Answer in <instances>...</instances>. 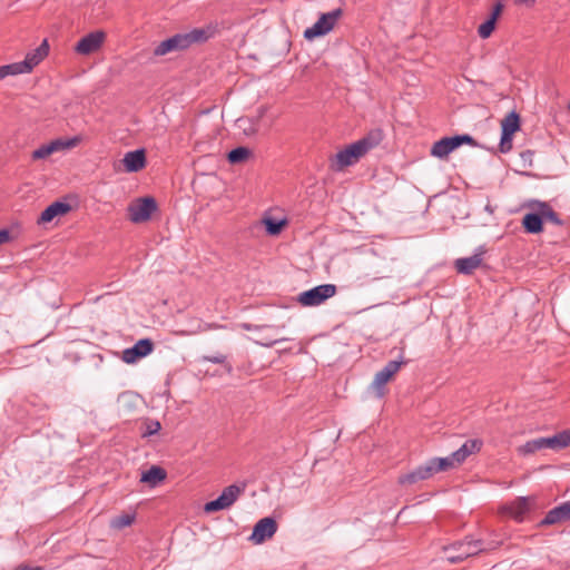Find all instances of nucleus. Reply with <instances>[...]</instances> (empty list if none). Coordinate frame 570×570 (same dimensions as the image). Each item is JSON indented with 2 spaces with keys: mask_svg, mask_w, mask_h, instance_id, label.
Masks as SVG:
<instances>
[{
  "mask_svg": "<svg viewBox=\"0 0 570 570\" xmlns=\"http://www.w3.org/2000/svg\"><path fill=\"white\" fill-rule=\"evenodd\" d=\"M157 209L158 205L154 197L138 198L128 206L129 219L135 224L147 222Z\"/></svg>",
  "mask_w": 570,
  "mask_h": 570,
  "instance_id": "obj_7",
  "label": "nucleus"
},
{
  "mask_svg": "<svg viewBox=\"0 0 570 570\" xmlns=\"http://www.w3.org/2000/svg\"><path fill=\"white\" fill-rule=\"evenodd\" d=\"M244 490L245 484L243 487L237 484H230L226 487L218 495V498L205 503L204 511L206 513H213L232 507L237 501L238 497L244 492Z\"/></svg>",
  "mask_w": 570,
  "mask_h": 570,
  "instance_id": "obj_6",
  "label": "nucleus"
},
{
  "mask_svg": "<svg viewBox=\"0 0 570 570\" xmlns=\"http://www.w3.org/2000/svg\"><path fill=\"white\" fill-rule=\"evenodd\" d=\"M542 442H541V438H538V439H533V440H530L528 442H525L524 444L520 445L518 448V453L520 455H530V454H533L540 450H542Z\"/></svg>",
  "mask_w": 570,
  "mask_h": 570,
  "instance_id": "obj_29",
  "label": "nucleus"
},
{
  "mask_svg": "<svg viewBox=\"0 0 570 570\" xmlns=\"http://www.w3.org/2000/svg\"><path fill=\"white\" fill-rule=\"evenodd\" d=\"M429 465L431 466V471L434 473L441 471H448L449 469L459 465L456 461L453 459V454L445 458H432L429 461Z\"/></svg>",
  "mask_w": 570,
  "mask_h": 570,
  "instance_id": "obj_24",
  "label": "nucleus"
},
{
  "mask_svg": "<svg viewBox=\"0 0 570 570\" xmlns=\"http://www.w3.org/2000/svg\"><path fill=\"white\" fill-rule=\"evenodd\" d=\"M242 327L246 331H256V330H259L262 328L263 326H259V325H254V324H249V323H244L242 325Z\"/></svg>",
  "mask_w": 570,
  "mask_h": 570,
  "instance_id": "obj_45",
  "label": "nucleus"
},
{
  "mask_svg": "<svg viewBox=\"0 0 570 570\" xmlns=\"http://www.w3.org/2000/svg\"><path fill=\"white\" fill-rule=\"evenodd\" d=\"M535 0H517V3H527V4H533Z\"/></svg>",
  "mask_w": 570,
  "mask_h": 570,
  "instance_id": "obj_49",
  "label": "nucleus"
},
{
  "mask_svg": "<svg viewBox=\"0 0 570 570\" xmlns=\"http://www.w3.org/2000/svg\"><path fill=\"white\" fill-rule=\"evenodd\" d=\"M524 207L527 209H537L541 217L542 224L549 222L556 226H563L564 222L560 218L559 214L552 208V206L539 199H529L525 202Z\"/></svg>",
  "mask_w": 570,
  "mask_h": 570,
  "instance_id": "obj_9",
  "label": "nucleus"
},
{
  "mask_svg": "<svg viewBox=\"0 0 570 570\" xmlns=\"http://www.w3.org/2000/svg\"><path fill=\"white\" fill-rule=\"evenodd\" d=\"M52 146L53 151L65 150V139H55L49 142Z\"/></svg>",
  "mask_w": 570,
  "mask_h": 570,
  "instance_id": "obj_42",
  "label": "nucleus"
},
{
  "mask_svg": "<svg viewBox=\"0 0 570 570\" xmlns=\"http://www.w3.org/2000/svg\"><path fill=\"white\" fill-rule=\"evenodd\" d=\"M49 45L45 39L42 43L28 52L26 58L22 61H19L20 67L22 68L23 73L30 72L36 66H38L48 55Z\"/></svg>",
  "mask_w": 570,
  "mask_h": 570,
  "instance_id": "obj_15",
  "label": "nucleus"
},
{
  "mask_svg": "<svg viewBox=\"0 0 570 570\" xmlns=\"http://www.w3.org/2000/svg\"><path fill=\"white\" fill-rule=\"evenodd\" d=\"M448 557L449 556H458V551H446Z\"/></svg>",
  "mask_w": 570,
  "mask_h": 570,
  "instance_id": "obj_50",
  "label": "nucleus"
},
{
  "mask_svg": "<svg viewBox=\"0 0 570 570\" xmlns=\"http://www.w3.org/2000/svg\"><path fill=\"white\" fill-rule=\"evenodd\" d=\"M16 570H41V568H40V567H35V568H32V567H29V566H27V564H19V566L16 568Z\"/></svg>",
  "mask_w": 570,
  "mask_h": 570,
  "instance_id": "obj_47",
  "label": "nucleus"
},
{
  "mask_svg": "<svg viewBox=\"0 0 570 570\" xmlns=\"http://www.w3.org/2000/svg\"><path fill=\"white\" fill-rule=\"evenodd\" d=\"M336 285L322 284L298 294L297 302L302 306H318L336 294Z\"/></svg>",
  "mask_w": 570,
  "mask_h": 570,
  "instance_id": "obj_4",
  "label": "nucleus"
},
{
  "mask_svg": "<svg viewBox=\"0 0 570 570\" xmlns=\"http://www.w3.org/2000/svg\"><path fill=\"white\" fill-rule=\"evenodd\" d=\"M484 253V247L479 246L472 256L458 258L454 262L456 272L462 275H471L476 268L481 266Z\"/></svg>",
  "mask_w": 570,
  "mask_h": 570,
  "instance_id": "obj_12",
  "label": "nucleus"
},
{
  "mask_svg": "<svg viewBox=\"0 0 570 570\" xmlns=\"http://www.w3.org/2000/svg\"><path fill=\"white\" fill-rule=\"evenodd\" d=\"M484 550H487V548L484 547L482 540H473L468 537L464 540L454 542L450 547L445 548V551H458V556L446 557L451 563H459L469 557L479 554Z\"/></svg>",
  "mask_w": 570,
  "mask_h": 570,
  "instance_id": "obj_3",
  "label": "nucleus"
},
{
  "mask_svg": "<svg viewBox=\"0 0 570 570\" xmlns=\"http://www.w3.org/2000/svg\"><path fill=\"white\" fill-rule=\"evenodd\" d=\"M342 14L343 10L341 8L322 13L312 27L305 29L304 38L307 40H314L315 38L327 35L334 28Z\"/></svg>",
  "mask_w": 570,
  "mask_h": 570,
  "instance_id": "obj_5",
  "label": "nucleus"
},
{
  "mask_svg": "<svg viewBox=\"0 0 570 570\" xmlns=\"http://www.w3.org/2000/svg\"><path fill=\"white\" fill-rule=\"evenodd\" d=\"M154 351V342L150 338H140L134 346L122 351L121 360L127 364H134L146 357Z\"/></svg>",
  "mask_w": 570,
  "mask_h": 570,
  "instance_id": "obj_8",
  "label": "nucleus"
},
{
  "mask_svg": "<svg viewBox=\"0 0 570 570\" xmlns=\"http://www.w3.org/2000/svg\"><path fill=\"white\" fill-rule=\"evenodd\" d=\"M160 429H161V425H160L159 421H157V420H147L145 422V430L141 433V435L144 438H148V436L155 435V434H157L160 431Z\"/></svg>",
  "mask_w": 570,
  "mask_h": 570,
  "instance_id": "obj_33",
  "label": "nucleus"
},
{
  "mask_svg": "<svg viewBox=\"0 0 570 570\" xmlns=\"http://www.w3.org/2000/svg\"><path fill=\"white\" fill-rule=\"evenodd\" d=\"M125 170L127 173H137L146 166V153L145 149H136L125 154L122 158Z\"/></svg>",
  "mask_w": 570,
  "mask_h": 570,
  "instance_id": "obj_16",
  "label": "nucleus"
},
{
  "mask_svg": "<svg viewBox=\"0 0 570 570\" xmlns=\"http://www.w3.org/2000/svg\"><path fill=\"white\" fill-rule=\"evenodd\" d=\"M532 156V151L531 150H525L521 154V157L522 159L525 161L527 159H529L530 157Z\"/></svg>",
  "mask_w": 570,
  "mask_h": 570,
  "instance_id": "obj_48",
  "label": "nucleus"
},
{
  "mask_svg": "<svg viewBox=\"0 0 570 570\" xmlns=\"http://www.w3.org/2000/svg\"><path fill=\"white\" fill-rule=\"evenodd\" d=\"M216 29L212 26L195 28L188 32L176 33L161 41L154 49V56L161 57L170 52L188 49L194 43H203L214 37Z\"/></svg>",
  "mask_w": 570,
  "mask_h": 570,
  "instance_id": "obj_1",
  "label": "nucleus"
},
{
  "mask_svg": "<svg viewBox=\"0 0 570 570\" xmlns=\"http://www.w3.org/2000/svg\"><path fill=\"white\" fill-rule=\"evenodd\" d=\"M383 136L384 135L382 129L374 128L370 130L366 136L355 142L360 146L361 151H363L365 155L368 150L380 145V142L383 140Z\"/></svg>",
  "mask_w": 570,
  "mask_h": 570,
  "instance_id": "obj_22",
  "label": "nucleus"
},
{
  "mask_svg": "<svg viewBox=\"0 0 570 570\" xmlns=\"http://www.w3.org/2000/svg\"><path fill=\"white\" fill-rule=\"evenodd\" d=\"M463 144L471 146L478 145L474 138L468 134L443 137L433 144L431 148V155L436 158L444 159Z\"/></svg>",
  "mask_w": 570,
  "mask_h": 570,
  "instance_id": "obj_2",
  "label": "nucleus"
},
{
  "mask_svg": "<svg viewBox=\"0 0 570 570\" xmlns=\"http://www.w3.org/2000/svg\"><path fill=\"white\" fill-rule=\"evenodd\" d=\"M23 73L22 68L20 67L19 62H13L9 65H4L0 67V80L4 79L6 77L12 75H21Z\"/></svg>",
  "mask_w": 570,
  "mask_h": 570,
  "instance_id": "obj_30",
  "label": "nucleus"
},
{
  "mask_svg": "<svg viewBox=\"0 0 570 570\" xmlns=\"http://www.w3.org/2000/svg\"><path fill=\"white\" fill-rule=\"evenodd\" d=\"M482 445H483V442L479 439L466 440L461 445V448H459L456 451L452 452L453 459L460 465L468 459V456H470L471 454L478 453L481 450Z\"/></svg>",
  "mask_w": 570,
  "mask_h": 570,
  "instance_id": "obj_19",
  "label": "nucleus"
},
{
  "mask_svg": "<svg viewBox=\"0 0 570 570\" xmlns=\"http://www.w3.org/2000/svg\"><path fill=\"white\" fill-rule=\"evenodd\" d=\"M167 472L159 465H151L148 470L144 471L140 476V482L149 484L150 487L157 485L164 481Z\"/></svg>",
  "mask_w": 570,
  "mask_h": 570,
  "instance_id": "obj_23",
  "label": "nucleus"
},
{
  "mask_svg": "<svg viewBox=\"0 0 570 570\" xmlns=\"http://www.w3.org/2000/svg\"><path fill=\"white\" fill-rule=\"evenodd\" d=\"M541 442L543 449H552L554 451H559L556 434L548 438H541Z\"/></svg>",
  "mask_w": 570,
  "mask_h": 570,
  "instance_id": "obj_40",
  "label": "nucleus"
},
{
  "mask_svg": "<svg viewBox=\"0 0 570 570\" xmlns=\"http://www.w3.org/2000/svg\"><path fill=\"white\" fill-rule=\"evenodd\" d=\"M520 129V116L515 111H511L507 117L502 120L501 124V132L505 134V136H513Z\"/></svg>",
  "mask_w": 570,
  "mask_h": 570,
  "instance_id": "obj_25",
  "label": "nucleus"
},
{
  "mask_svg": "<svg viewBox=\"0 0 570 570\" xmlns=\"http://www.w3.org/2000/svg\"><path fill=\"white\" fill-rule=\"evenodd\" d=\"M495 24L497 22L489 18L483 23H481L478 28V35L480 36V38L488 39L494 31Z\"/></svg>",
  "mask_w": 570,
  "mask_h": 570,
  "instance_id": "obj_32",
  "label": "nucleus"
},
{
  "mask_svg": "<svg viewBox=\"0 0 570 570\" xmlns=\"http://www.w3.org/2000/svg\"><path fill=\"white\" fill-rule=\"evenodd\" d=\"M559 450L570 446V430L556 433Z\"/></svg>",
  "mask_w": 570,
  "mask_h": 570,
  "instance_id": "obj_37",
  "label": "nucleus"
},
{
  "mask_svg": "<svg viewBox=\"0 0 570 570\" xmlns=\"http://www.w3.org/2000/svg\"><path fill=\"white\" fill-rule=\"evenodd\" d=\"M530 500L529 497H519L505 507V512L517 521H522L530 510Z\"/></svg>",
  "mask_w": 570,
  "mask_h": 570,
  "instance_id": "obj_20",
  "label": "nucleus"
},
{
  "mask_svg": "<svg viewBox=\"0 0 570 570\" xmlns=\"http://www.w3.org/2000/svg\"><path fill=\"white\" fill-rule=\"evenodd\" d=\"M118 401L122 406L131 409L136 405L138 396L134 393L125 392L120 394Z\"/></svg>",
  "mask_w": 570,
  "mask_h": 570,
  "instance_id": "obj_35",
  "label": "nucleus"
},
{
  "mask_svg": "<svg viewBox=\"0 0 570 570\" xmlns=\"http://www.w3.org/2000/svg\"><path fill=\"white\" fill-rule=\"evenodd\" d=\"M250 154L252 151L247 147H236L227 154V160L230 164H239L245 161L250 156Z\"/></svg>",
  "mask_w": 570,
  "mask_h": 570,
  "instance_id": "obj_28",
  "label": "nucleus"
},
{
  "mask_svg": "<svg viewBox=\"0 0 570 570\" xmlns=\"http://www.w3.org/2000/svg\"><path fill=\"white\" fill-rule=\"evenodd\" d=\"M432 475L433 472L431 471V466L426 461L424 464L419 465L411 472L400 475L399 483L402 485H412L419 481L430 479Z\"/></svg>",
  "mask_w": 570,
  "mask_h": 570,
  "instance_id": "obj_17",
  "label": "nucleus"
},
{
  "mask_svg": "<svg viewBox=\"0 0 570 570\" xmlns=\"http://www.w3.org/2000/svg\"><path fill=\"white\" fill-rule=\"evenodd\" d=\"M277 531V522L274 518L266 517L256 522L249 540L256 544L265 542L271 539Z\"/></svg>",
  "mask_w": 570,
  "mask_h": 570,
  "instance_id": "obj_10",
  "label": "nucleus"
},
{
  "mask_svg": "<svg viewBox=\"0 0 570 570\" xmlns=\"http://www.w3.org/2000/svg\"><path fill=\"white\" fill-rule=\"evenodd\" d=\"M70 210V204L60 200L53 202L41 213L38 218V224L50 223L53 218L66 215Z\"/></svg>",
  "mask_w": 570,
  "mask_h": 570,
  "instance_id": "obj_18",
  "label": "nucleus"
},
{
  "mask_svg": "<svg viewBox=\"0 0 570 570\" xmlns=\"http://www.w3.org/2000/svg\"><path fill=\"white\" fill-rule=\"evenodd\" d=\"M53 153L55 151L52 149V146H50V144H47L33 150L31 157L33 160L45 159L48 156L52 155Z\"/></svg>",
  "mask_w": 570,
  "mask_h": 570,
  "instance_id": "obj_34",
  "label": "nucleus"
},
{
  "mask_svg": "<svg viewBox=\"0 0 570 570\" xmlns=\"http://www.w3.org/2000/svg\"><path fill=\"white\" fill-rule=\"evenodd\" d=\"M203 360L206 362L214 363V364H225V367L228 373H230L233 371L232 365L226 364V356L224 354L217 353L216 355L204 356Z\"/></svg>",
  "mask_w": 570,
  "mask_h": 570,
  "instance_id": "obj_36",
  "label": "nucleus"
},
{
  "mask_svg": "<svg viewBox=\"0 0 570 570\" xmlns=\"http://www.w3.org/2000/svg\"><path fill=\"white\" fill-rule=\"evenodd\" d=\"M262 224L264 225L266 233L268 235L276 236V235L281 234L283 228L287 225V219L286 218L276 219L272 216H265L262 219Z\"/></svg>",
  "mask_w": 570,
  "mask_h": 570,
  "instance_id": "obj_26",
  "label": "nucleus"
},
{
  "mask_svg": "<svg viewBox=\"0 0 570 570\" xmlns=\"http://www.w3.org/2000/svg\"><path fill=\"white\" fill-rule=\"evenodd\" d=\"M283 341H286V338H278V340H274V341H269V342H263V343H261V345L271 347V346H273L279 342H283Z\"/></svg>",
  "mask_w": 570,
  "mask_h": 570,
  "instance_id": "obj_46",
  "label": "nucleus"
},
{
  "mask_svg": "<svg viewBox=\"0 0 570 570\" xmlns=\"http://www.w3.org/2000/svg\"><path fill=\"white\" fill-rule=\"evenodd\" d=\"M135 521L134 514H121L111 520V527L115 529H124L129 527Z\"/></svg>",
  "mask_w": 570,
  "mask_h": 570,
  "instance_id": "obj_31",
  "label": "nucleus"
},
{
  "mask_svg": "<svg viewBox=\"0 0 570 570\" xmlns=\"http://www.w3.org/2000/svg\"><path fill=\"white\" fill-rule=\"evenodd\" d=\"M362 156H364V153L361 151V148L356 142H353L335 155L332 167L335 170H342L343 168L356 163Z\"/></svg>",
  "mask_w": 570,
  "mask_h": 570,
  "instance_id": "obj_11",
  "label": "nucleus"
},
{
  "mask_svg": "<svg viewBox=\"0 0 570 570\" xmlns=\"http://www.w3.org/2000/svg\"><path fill=\"white\" fill-rule=\"evenodd\" d=\"M10 238V233L7 229H0V245L8 242Z\"/></svg>",
  "mask_w": 570,
  "mask_h": 570,
  "instance_id": "obj_44",
  "label": "nucleus"
},
{
  "mask_svg": "<svg viewBox=\"0 0 570 570\" xmlns=\"http://www.w3.org/2000/svg\"><path fill=\"white\" fill-rule=\"evenodd\" d=\"M504 8V4L502 1H497L493 7H492V11H491V14L489 17V19L493 20L494 22L498 21V18L500 17V14L502 13V10Z\"/></svg>",
  "mask_w": 570,
  "mask_h": 570,
  "instance_id": "obj_41",
  "label": "nucleus"
},
{
  "mask_svg": "<svg viewBox=\"0 0 570 570\" xmlns=\"http://www.w3.org/2000/svg\"><path fill=\"white\" fill-rule=\"evenodd\" d=\"M405 362L403 360H400V361H389L385 366L383 367V370L385 371L386 374H389L391 377L397 373V371L400 370L401 365L404 364Z\"/></svg>",
  "mask_w": 570,
  "mask_h": 570,
  "instance_id": "obj_38",
  "label": "nucleus"
},
{
  "mask_svg": "<svg viewBox=\"0 0 570 570\" xmlns=\"http://www.w3.org/2000/svg\"><path fill=\"white\" fill-rule=\"evenodd\" d=\"M512 137L513 136H505V134L501 132L500 138V151L505 154L511 150L512 148Z\"/></svg>",
  "mask_w": 570,
  "mask_h": 570,
  "instance_id": "obj_39",
  "label": "nucleus"
},
{
  "mask_svg": "<svg viewBox=\"0 0 570 570\" xmlns=\"http://www.w3.org/2000/svg\"><path fill=\"white\" fill-rule=\"evenodd\" d=\"M522 227L528 234H540L543 232V224L537 209H529L522 218Z\"/></svg>",
  "mask_w": 570,
  "mask_h": 570,
  "instance_id": "obj_21",
  "label": "nucleus"
},
{
  "mask_svg": "<svg viewBox=\"0 0 570 570\" xmlns=\"http://www.w3.org/2000/svg\"><path fill=\"white\" fill-rule=\"evenodd\" d=\"M391 380V376L385 373V371L382 368L380 370L371 384V387L374 390L375 395L377 397H383L385 394V384Z\"/></svg>",
  "mask_w": 570,
  "mask_h": 570,
  "instance_id": "obj_27",
  "label": "nucleus"
},
{
  "mask_svg": "<svg viewBox=\"0 0 570 570\" xmlns=\"http://www.w3.org/2000/svg\"><path fill=\"white\" fill-rule=\"evenodd\" d=\"M80 141V138L79 137H72V138H69V139H65V148L66 149H70V148H73L76 147Z\"/></svg>",
  "mask_w": 570,
  "mask_h": 570,
  "instance_id": "obj_43",
  "label": "nucleus"
},
{
  "mask_svg": "<svg viewBox=\"0 0 570 570\" xmlns=\"http://www.w3.org/2000/svg\"><path fill=\"white\" fill-rule=\"evenodd\" d=\"M567 521H570V500L562 502L548 511L546 517L539 522L538 525L540 528H544Z\"/></svg>",
  "mask_w": 570,
  "mask_h": 570,
  "instance_id": "obj_13",
  "label": "nucleus"
},
{
  "mask_svg": "<svg viewBox=\"0 0 570 570\" xmlns=\"http://www.w3.org/2000/svg\"><path fill=\"white\" fill-rule=\"evenodd\" d=\"M105 39L102 31H94L82 37L76 45L75 50L80 55H90L97 51Z\"/></svg>",
  "mask_w": 570,
  "mask_h": 570,
  "instance_id": "obj_14",
  "label": "nucleus"
}]
</instances>
